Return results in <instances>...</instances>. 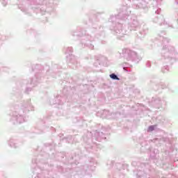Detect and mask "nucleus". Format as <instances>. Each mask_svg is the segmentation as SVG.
<instances>
[{
    "instance_id": "f257e3e1",
    "label": "nucleus",
    "mask_w": 178,
    "mask_h": 178,
    "mask_svg": "<svg viewBox=\"0 0 178 178\" xmlns=\"http://www.w3.org/2000/svg\"><path fill=\"white\" fill-rule=\"evenodd\" d=\"M110 77H111V79H113V80H119V78L115 74H111Z\"/></svg>"
},
{
    "instance_id": "f03ea898",
    "label": "nucleus",
    "mask_w": 178,
    "mask_h": 178,
    "mask_svg": "<svg viewBox=\"0 0 178 178\" xmlns=\"http://www.w3.org/2000/svg\"><path fill=\"white\" fill-rule=\"evenodd\" d=\"M155 129V127L154 126H150L148 128L149 131H152L154 129Z\"/></svg>"
}]
</instances>
